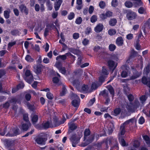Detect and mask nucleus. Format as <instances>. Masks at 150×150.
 I'll list each match as a JSON object with an SVG mask.
<instances>
[{
	"instance_id": "1",
	"label": "nucleus",
	"mask_w": 150,
	"mask_h": 150,
	"mask_svg": "<svg viewBox=\"0 0 150 150\" xmlns=\"http://www.w3.org/2000/svg\"><path fill=\"white\" fill-rule=\"evenodd\" d=\"M136 123V120L134 118H132L125 122L120 127V131L118 134L119 141L122 146H125L126 145L125 142L123 138V135L125 133V128L126 127V125L129 124L130 125H135Z\"/></svg>"
},
{
	"instance_id": "2",
	"label": "nucleus",
	"mask_w": 150,
	"mask_h": 150,
	"mask_svg": "<svg viewBox=\"0 0 150 150\" xmlns=\"http://www.w3.org/2000/svg\"><path fill=\"white\" fill-rule=\"evenodd\" d=\"M138 64L135 69L132 68L133 75L130 77V79L132 80L137 79L142 74L141 71L143 68V62L142 57L139 55L138 56Z\"/></svg>"
},
{
	"instance_id": "3",
	"label": "nucleus",
	"mask_w": 150,
	"mask_h": 150,
	"mask_svg": "<svg viewBox=\"0 0 150 150\" xmlns=\"http://www.w3.org/2000/svg\"><path fill=\"white\" fill-rule=\"evenodd\" d=\"M90 134V131L88 129H86L85 130L84 132V142L81 144V146L85 147L88 144L92 142L96 137L97 138L99 137L98 135L94 134L90 136L88 139H87V137Z\"/></svg>"
},
{
	"instance_id": "4",
	"label": "nucleus",
	"mask_w": 150,
	"mask_h": 150,
	"mask_svg": "<svg viewBox=\"0 0 150 150\" xmlns=\"http://www.w3.org/2000/svg\"><path fill=\"white\" fill-rule=\"evenodd\" d=\"M128 100L130 102H132L134 99L133 96L132 94H130L127 96ZM130 105H128L127 108L129 111H131L133 109H136L140 105L139 103L138 100H135L133 104H131L130 103Z\"/></svg>"
},
{
	"instance_id": "5",
	"label": "nucleus",
	"mask_w": 150,
	"mask_h": 150,
	"mask_svg": "<svg viewBox=\"0 0 150 150\" xmlns=\"http://www.w3.org/2000/svg\"><path fill=\"white\" fill-rule=\"evenodd\" d=\"M82 133L79 134H73L70 137L69 140L73 147H75L76 145L79 142L80 138L82 137Z\"/></svg>"
},
{
	"instance_id": "6",
	"label": "nucleus",
	"mask_w": 150,
	"mask_h": 150,
	"mask_svg": "<svg viewBox=\"0 0 150 150\" xmlns=\"http://www.w3.org/2000/svg\"><path fill=\"white\" fill-rule=\"evenodd\" d=\"M79 83H80L77 80H74L73 82V85L76 86L79 91L81 92H86L88 89V86L84 84L80 88L79 86Z\"/></svg>"
},
{
	"instance_id": "7",
	"label": "nucleus",
	"mask_w": 150,
	"mask_h": 150,
	"mask_svg": "<svg viewBox=\"0 0 150 150\" xmlns=\"http://www.w3.org/2000/svg\"><path fill=\"white\" fill-rule=\"evenodd\" d=\"M108 74L109 73L108 70L105 67H103L99 80V81L101 83V84L104 81L105 78Z\"/></svg>"
},
{
	"instance_id": "8",
	"label": "nucleus",
	"mask_w": 150,
	"mask_h": 150,
	"mask_svg": "<svg viewBox=\"0 0 150 150\" xmlns=\"http://www.w3.org/2000/svg\"><path fill=\"white\" fill-rule=\"evenodd\" d=\"M25 80L28 83H30L33 79V76L31 74L30 71L27 70L25 72Z\"/></svg>"
},
{
	"instance_id": "9",
	"label": "nucleus",
	"mask_w": 150,
	"mask_h": 150,
	"mask_svg": "<svg viewBox=\"0 0 150 150\" xmlns=\"http://www.w3.org/2000/svg\"><path fill=\"white\" fill-rule=\"evenodd\" d=\"M72 99L75 98L72 102V105L74 107H78L80 104V99L79 97L75 94L72 93L71 95Z\"/></svg>"
},
{
	"instance_id": "10",
	"label": "nucleus",
	"mask_w": 150,
	"mask_h": 150,
	"mask_svg": "<svg viewBox=\"0 0 150 150\" xmlns=\"http://www.w3.org/2000/svg\"><path fill=\"white\" fill-rule=\"evenodd\" d=\"M114 115L115 116L117 115L120 113H121V115L123 117L125 116L127 114V111L125 109H120L119 108H115L114 111Z\"/></svg>"
},
{
	"instance_id": "11",
	"label": "nucleus",
	"mask_w": 150,
	"mask_h": 150,
	"mask_svg": "<svg viewBox=\"0 0 150 150\" xmlns=\"http://www.w3.org/2000/svg\"><path fill=\"white\" fill-rule=\"evenodd\" d=\"M55 66L62 74L64 75L66 74V71L65 68V67H62L60 63L59 62H56Z\"/></svg>"
},
{
	"instance_id": "12",
	"label": "nucleus",
	"mask_w": 150,
	"mask_h": 150,
	"mask_svg": "<svg viewBox=\"0 0 150 150\" xmlns=\"http://www.w3.org/2000/svg\"><path fill=\"white\" fill-rule=\"evenodd\" d=\"M16 102H18V100L17 98L16 97L13 98L3 104V107L5 108H7L10 105V103H16Z\"/></svg>"
},
{
	"instance_id": "13",
	"label": "nucleus",
	"mask_w": 150,
	"mask_h": 150,
	"mask_svg": "<svg viewBox=\"0 0 150 150\" xmlns=\"http://www.w3.org/2000/svg\"><path fill=\"white\" fill-rule=\"evenodd\" d=\"M108 64L110 69H112V72L117 66V63L112 60H110L108 62Z\"/></svg>"
},
{
	"instance_id": "14",
	"label": "nucleus",
	"mask_w": 150,
	"mask_h": 150,
	"mask_svg": "<svg viewBox=\"0 0 150 150\" xmlns=\"http://www.w3.org/2000/svg\"><path fill=\"white\" fill-rule=\"evenodd\" d=\"M36 142L38 144L45 145V138L41 136L37 137L35 139Z\"/></svg>"
},
{
	"instance_id": "15",
	"label": "nucleus",
	"mask_w": 150,
	"mask_h": 150,
	"mask_svg": "<svg viewBox=\"0 0 150 150\" xmlns=\"http://www.w3.org/2000/svg\"><path fill=\"white\" fill-rule=\"evenodd\" d=\"M25 123H23L19 126L20 129L23 131H27L29 127L31 126V123L29 122H26Z\"/></svg>"
},
{
	"instance_id": "16",
	"label": "nucleus",
	"mask_w": 150,
	"mask_h": 150,
	"mask_svg": "<svg viewBox=\"0 0 150 150\" xmlns=\"http://www.w3.org/2000/svg\"><path fill=\"white\" fill-rule=\"evenodd\" d=\"M19 130L18 129H16L11 130L7 134L9 137H13L19 134Z\"/></svg>"
},
{
	"instance_id": "17",
	"label": "nucleus",
	"mask_w": 150,
	"mask_h": 150,
	"mask_svg": "<svg viewBox=\"0 0 150 150\" xmlns=\"http://www.w3.org/2000/svg\"><path fill=\"white\" fill-rule=\"evenodd\" d=\"M133 1V5L135 7L143 6V3L141 0H131Z\"/></svg>"
},
{
	"instance_id": "18",
	"label": "nucleus",
	"mask_w": 150,
	"mask_h": 150,
	"mask_svg": "<svg viewBox=\"0 0 150 150\" xmlns=\"http://www.w3.org/2000/svg\"><path fill=\"white\" fill-rule=\"evenodd\" d=\"M142 83L146 85L150 88V78L147 79L145 76H144L142 78Z\"/></svg>"
},
{
	"instance_id": "19",
	"label": "nucleus",
	"mask_w": 150,
	"mask_h": 150,
	"mask_svg": "<svg viewBox=\"0 0 150 150\" xmlns=\"http://www.w3.org/2000/svg\"><path fill=\"white\" fill-rule=\"evenodd\" d=\"M24 83L22 82L21 83L17 85L16 88L15 87L12 89V93H15L18 89L23 88L24 87Z\"/></svg>"
},
{
	"instance_id": "20",
	"label": "nucleus",
	"mask_w": 150,
	"mask_h": 150,
	"mask_svg": "<svg viewBox=\"0 0 150 150\" xmlns=\"http://www.w3.org/2000/svg\"><path fill=\"white\" fill-rule=\"evenodd\" d=\"M62 1V0H56V2L54 4V8L56 11L59 9Z\"/></svg>"
},
{
	"instance_id": "21",
	"label": "nucleus",
	"mask_w": 150,
	"mask_h": 150,
	"mask_svg": "<svg viewBox=\"0 0 150 150\" xmlns=\"http://www.w3.org/2000/svg\"><path fill=\"white\" fill-rule=\"evenodd\" d=\"M103 25L101 24H99L94 28V30L96 33H99L103 30Z\"/></svg>"
},
{
	"instance_id": "22",
	"label": "nucleus",
	"mask_w": 150,
	"mask_h": 150,
	"mask_svg": "<svg viewBox=\"0 0 150 150\" xmlns=\"http://www.w3.org/2000/svg\"><path fill=\"white\" fill-rule=\"evenodd\" d=\"M19 8L21 11L27 15L28 13V10L27 8L24 5H21L19 6Z\"/></svg>"
},
{
	"instance_id": "23",
	"label": "nucleus",
	"mask_w": 150,
	"mask_h": 150,
	"mask_svg": "<svg viewBox=\"0 0 150 150\" xmlns=\"http://www.w3.org/2000/svg\"><path fill=\"white\" fill-rule=\"evenodd\" d=\"M71 54L70 53H67L64 55H60L57 57L56 59L57 60H58L60 59L62 60H64L66 59L67 56Z\"/></svg>"
},
{
	"instance_id": "24",
	"label": "nucleus",
	"mask_w": 150,
	"mask_h": 150,
	"mask_svg": "<svg viewBox=\"0 0 150 150\" xmlns=\"http://www.w3.org/2000/svg\"><path fill=\"white\" fill-rule=\"evenodd\" d=\"M136 14L134 12H128L127 15V17L129 18L134 19L136 18Z\"/></svg>"
},
{
	"instance_id": "25",
	"label": "nucleus",
	"mask_w": 150,
	"mask_h": 150,
	"mask_svg": "<svg viewBox=\"0 0 150 150\" xmlns=\"http://www.w3.org/2000/svg\"><path fill=\"white\" fill-rule=\"evenodd\" d=\"M117 45L119 46H121L123 44V40L121 37H118L116 40Z\"/></svg>"
},
{
	"instance_id": "26",
	"label": "nucleus",
	"mask_w": 150,
	"mask_h": 150,
	"mask_svg": "<svg viewBox=\"0 0 150 150\" xmlns=\"http://www.w3.org/2000/svg\"><path fill=\"white\" fill-rule=\"evenodd\" d=\"M42 66L40 65H37L35 68L34 69L35 72L37 74L40 73L42 70Z\"/></svg>"
},
{
	"instance_id": "27",
	"label": "nucleus",
	"mask_w": 150,
	"mask_h": 150,
	"mask_svg": "<svg viewBox=\"0 0 150 150\" xmlns=\"http://www.w3.org/2000/svg\"><path fill=\"white\" fill-rule=\"evenodd\" d=\"M67 90L66 86L64 84H62V89L60 92V95L61 96H63L65 95L66 93Z\"/></svg>"
},
{
	"instance_id": "28",
	"label": "nucleus",
	"mask_w": 150,
	"mask_h": 150,
	"mask_svg": "<svg viewBox=\"0 0 150 150\" xmlns=\"http://www.w3.org/2000/svg\"><path fill=\"white\" fill-rule=\"evenodd\" d=\"M139 145V142L138 141H134L133 144V147L131 149V150H136V148L138 147Z\"/></svg>"
},
{
	"instance_id": "29",
	"label": "nucleus",
	"mask_w": 150,
	"mask_h": 150,
	"mask_svg": "<svg viewBox=\"0 0 150 150\" xmlns=\"http://www.w3.org/2000/svg\"><path fill=\"white\" fill-rule=\"evenodd\" d=\"M38 115L36 114H33L32 116V121L33 124H35L38 120Z\"/></svg>"
},
{
	"instance_id": "30",
	"label": "nucleus",
	"mask_w": 150,
	"mask_h": 150,
	"mask_svg": "<svg viewBox=\"0 0 150 150\" xmlns=\"http://www.w3.org/2000/svg\"><path fill=\"white\" fill-rule=\"evenodd\" d=\"M112 12L109 11H106L105 13L103 14H102V16L103 18H106L112 16Z\"/></svg>"
},
{
	"instance_id": "31",
	"label": "nucleus",
	"mask_w": 150,
	"mask_h": 150,
	"mask_svg": "<svg viewBox=\"0 0 150 150\" xmlns=\"http://www.w3.org/2000/svg\"><path fill=\"white\" fill-rule=\"evenodd\" d=\"M143 138L144 140L145 141L146 143L148 145L149 147H150V139L147 135L143 136Z\"/></svg>"
},
{
	"instance_id": "32",
	"label": "nucleus",
	"mask_w": 150,
	"mask_h": 150,
	"mask_svg": "<svg viewBox=\"0 0 150 150\" xmlns=\"http://www.w3.org/2000/svg\"><path fill=\"white\" fill-rule=\"evenodd\" d=\"M109 127H108V129L109 134L111 133L113 131L114 127L113 124L112 123H110L109 124Z\"/></svg>"
},
{
	"instance_id": "33",
	"label": "nucleus",
	"mask_w": 150,
	"mask_h": 150,
	"mask_svg": "<svg viewBox=\"0 0 150 150\" xmlns=\"http://www.w3.org/2000/svg\"><path fill=\"white\" fill-rule=\"evenodd\" d=\"M107 88L109 91L110 94L112 95V97H113L114 94V91L113 88L111 86L108 85L107 86Z\"/></svg>"
},
{
	"instance_id": "34",
	"label": "nucleus",
	"mask_w": 150,
	"mask_h": 150,
	"mask_svg": "<svg viewBox=\"0 0 150 150\" xmlns=\"http://www.w3.org/2000/svg\"><path fill=\"white\" fill-rule=\"evenodd\" d=\"M11 12L10 9L6 10L4 12V15L5 18H8L9 17V14Z\"/></svg>"
},
{
	"instance_id": "35",
	"label": "nucleus",
	"mask_w": 150,
	"mask_h": 150,
	"mask_svg": "<svg viewBox=\"0 0 150 150\" xmlns=\"http://www.w3.org/2000/svg\"><path fill=\"white\" fill-rule=\"evenodd\" d=\"M25 60L28 62H33L34 59H33L31 56L29 55H27L25 58Z\"/></svg>"
},
{
	"instance_id": "36",
	"label": "nucleus",
	"mask_w": 150,
	"mask_h": 150,
	"mask_svg": "<svg viewBox=\"0 0 150 150\" xmlns=\"http://www.w3.org/2000/svg\"><path fill=\"white\" fill-rule=\"evenodd\" d=\"M60 37L61 40H59V42L61 44L65 45V44L64 43L65 41V39L63 33H61Z\"/></svg>"
},
{
	"instance_id": "37",
	"label": "nucleus",
	"mask_w": 150,
	"mask_h": 150,
	"mask_svg": "<svg viewBox=\"0 0 150 150\" xmlns=\"http://www.w3.org/2000/svg\"><path fill=\"white\" fill-rule=\"evenodd\" d=\"M77 127V126L74 124L70 123L69 124V128L70 130H73L76 129Z\"/></svg>"
},
{
	"instance_id": "38",
	"label": "nucleus",
	"mask_w": 150,
	"mask_h": 150,
	"mask_svg": "<svg viewBox=\"0 0 150 150\" xmlns=\"http://www.w3.org/2000/svg\"><path fill=\"white\" fill-rule=\"evenodd\" d=\"M147 98V97L145 95H143L140 97L139 100L141 102L143 103H144Z\"/></svg>"
},
{
	"instance_id": "39",
	"label": "nucleus",
	"mask_w": 150,
	"mask_h": 150,
	"mask_svg": "<svg viewBox=\"0 0 150 150\" xmlns=\"http://www.w3.org/2000/svg\"><path fill=\"white\" fill-rule=\"evenodd\" d=\"M128 71L127 69L123 71L121 74L122 77L123 78L126 77L128 74Z\"/></svg>"
},
{
	"instance_id": "40",
	"label": "nucleus",
	"mask_w": 150,
	"mask_h": 150,
	"mask_svg": "<svg viewBox=\"0 0 150 150\" xmlns=\"http://www.w3.org/2000/svg\"><path fill=\"white\" fill-rule=\"evenodd\" d=\"M49 26H46V28L45 29L44 35L45 38H46L47 36L48 35L49 31L50 30L49 28Z\"/></svg>"
},
{
	"instance_id": "41",
	"label": "nucleus",
	"mask_w": 150,
	"mask_h": 150,
	"mask_svg": "<svg viewBox=\"0 0 150 150\" xmlns=\"http://www.w3.org/2000/svg\"><path fill=\"white\" fill-rule=\"evenodd\" d=\"M116 30L113 29H110L108 30V33L110 35H113L116 34Z\"/></svg>"
},
{
	"instance_id": "42",
	"label": "nucleus",
	"mask_w": 150,
	"mask_h": 150,
	"mask_svg": "<svg viewBox=\"0 0 150 150\" xmlns=\"http://www.w3.org/2000/svg\"><path fill=\"white\" fill-rule=\"evenodd\" d=\"M46 96L47 98L49 99L52 100L53 98V95L50 92H48L46 94Z\"/></svg>"
},
{
	"instance_id": "43",
	"label": "nucleus",
	"mask_w": 150,
	"mask_h": 150,
	"mask_svg": "<svg viewBox=\"0 0 150 150\" xmlns=\"http://www.w3.org/2000/svg\"><path fill=\"white\" fill-rule=\"evenodd\" d=\"M6 128L4 127L3 129H0V134L1 135H4L6 132Z\"/></svg>"
},
{
	"instance_id": "44",
	"label": "nucleus",
	"mask_w": 150,
	"mask_h": 150,
	"mask_svg": "<svg viewBox=\"0 0 150 150\" xmlns=\"http://www.w3.org/2000/svg\"><path fill=\"white\" fill-rule=\"evenodd\" d=\"M125 6L128 8H131L133 6V3L130 1H126L125 3Z\"/></svg>"
},
{
	"instance_id": "45",
	"label": "nucleus",
	"mask_w": 150,
	"mask_h": 150,
	"mask_svg": "<svg viewBox=\"0 0 150 150\" xmlns=\"http://www.w3.org/2000/svg\"><path fill=\"white\" fill-rule=\"evenodd\" d=\"M99 86L97 82H94L93 83L91 86V89L92 90H95Z\"/></svg>"
},
{
	"instance_id": "46",
	"label": "nucleus",
	"mask_w": 150,
	"mask_h": 150,
	"mask_svg": "<svg viewBox=\"0 0 150 150\" xmlns=\"http://www.w3.org/2000/svg\"><path fill=\"white\" fill-rule=\"evenodd\" d=\"M116 48V46L113 44H110L109 46V50L111 51H114Z\"/></svg>"
},
{
	"instance_id": "47",
	"label": "nucleus",
	"mask_w": 150,
	"mask_h": 150,
	"mask_svg": "<svg viewBox=\"0 0 150 150\" xmlns=\"http://www.w3.org/2000/svg\"><path fill=\"white\" fill-rule=\"evenodd\" d=\"M116 19H111L109 21V24L112 26H114L117 23Z\"/></svg>"
},
{
	"instance_id": "48",
	"label": "nucleus",
	"mask_w": 150,
	"mask_h": 150,
	"mask_svg": "<svg viewBox=\"0 0 150 150\" xmlns=\"http://www.w3.org/2000/svg\"><path fill=\"white\" fill-rule=\"evenodd\" d=\"M102 50V48L98 46H95L94 48V50L96 52H100Z\"/></svg>"
},
{
	"instance_id": "49",
	"label": "nucleus",
	"mask_w": 150,
	"mask_h": 150,
	"mask_svg": "<svg viewBox=\"0 0 150 150\" xmlns=\"http://www.w3.org/2000/svg\"><path fill=\"white\" fill-rule=\"evenodd\" d=\"M66 120V119L65 118L64 116L63 117V118L62 119L61 121L57 122L58 123L56 124V126H58L60 125L63 124Z\"/></svg>"
},
{
	"instance_id": "50",
	"label": "nucleus",
	"mask_w": 150,
	"mask_h": 150,
	"mask_svg": "<svg viewBox=\"0 0 150 150\" xmlns=\"http://www.w3.org/2000/svg\"><path fill=\"white\" fill-rule=\"evenodd\" d=\"M138 12L140 14H143L146 12V10L143 7H141L138 9Z\"/></svg>"
},
{
	"instance_id": "51",
	"label": "nucleus",
	"mask_w": 150,
	"mask_h": 150,
	"mask_svg": "<svg viewBox=\"0 0 150 150\" xmlns=\"http://www.w3.org/2000/svg\"><path fill=\"white\" fill-rule=\"evenodd\" d=\"M50 123L49 122H47L43 124V126L45 128H50Z\"/></svg>"
},
{
	"instance_id": "52",
	"label": "nucleus",
	"mask_w": 150,
	"mask_h": 150,
	"mask_svg": "<svg viewBox=\"0 0 150 150\" xmlns=\"http://www.w3.org/2000/svg\"><path fill=\"white\" fill-rule=\"evenodd\" d=\"M99 6L101 8H104L105 6V2L103 1H100L99 3Z\"/></svg>"
},
{
	"instance_id": "53",
	"label": "nucleus",
	"mask_w": 150,
	"mask_h": 150,
	"mask_svg": "<svg viewBox=\"0 0 150 150\" xmlns=\"http://www.w3.org/2000/svg\"><path fill=\"white\" fill-rule=\"evenodd\" d=\"M118 4V1L117 0H112L111 2L112 6L113 7L116 6Z\"/></svg>"
},
{
	"instance_id": "54",
	"label": "nucleus",
	"mask_w": 150,
	"mask_h": 150,
	"mask_svg": "<svg viewBox=\"0 0 150 150\" xmlns=\"http://www.w3.org/2000/svg\"><path fill=\"white\" fill-rule=\"evenodd\" d=\"M91 28L90 27H88L86 29L85 33L86 34L88 35L91 32Z\"/></svg>"
},
{
	"instance_id": "55",
	"label": "nucleus",
	"mask_w": 150,
	"mask_h": 150,
	"mask_svg": "<svg viewBox=\"0 0 150 150\" xmlns=\"http://www.w3.org/2000/svg\"><path fill=\"white\" fill-rule=\"evenodd\" d=\"M95 101V98H93L92 99H91L89 101V103L88 104V106H91L94 103Z\"/></svg>"
},
{
	"instance_id": "56",
	"label": "nucleus",
	"mask_w": 150,
	"mask_h": 150,
	"mask_svg": "<svg viewBox=\"0 0 150 150\" xmlns=\"http://www.w3.org/2000/svg\"><path fill=\"white\" fill-rule=\"evenodd\" d=\"M82 43L84 45V46L86 45L89 43V41L88 39H87L86 38H85L84 39H83V40L82 41Z\"/></svg>"
},
{
	"instance_id": "57",
	"label": "nucleus",
	"mask_w": 150,
	"mask_h": 150,
	"mask_svg": "<svg viewBox=\"0 0 150 150\" xmlns=\"http://www.w3.org/2000/svg\"><path fill=\"white\" fill-rule=\"evenodd\" d=\"M23 119L26 122H29L28 121V115L27 114H25L23 115Z\"/></svg>"
},
{
	"instance_id": "58",
	"label": "nucleus",
	"mask_w": 150,
	"mask_h": 150,
	"mask_svg": "<svg viewBox=\"0 0 150 150\" xmlns=\"http://www.w3.org/2000/svg\"><path fill=\"white\" fill-rule=\"evenodd\" d=\"M16 42L15 41L11 42H9L8 45V48H11L14 45L16 44Z\"/></svg>"
},
{
	"instance_id": "59",
	"label": "nucleus",
	"mask_w": 150,
	"mask_h": 150,
	"mask_svg": "<svg viewBox=\"0 0 150 150\" xmlns=\"http://www.w3.org/2000/svg\"><path fill=\"white\" fill-rule=\"evenodd\" d=\"M43 47L45 49V51L47 52L49 50V45L48 43H46V44L43 46Z\"/></svg>"
},
{
	"instance_id": "60",
	"label": "nucleus",
	"mask_w": 150,
	"mask_h": 150,
	"mask_svg": "<svg viewBox=\"0 0 150 150\" xmlns=\"http://www.w3.org/2000/svg\"><path fill=\"white\" fill-rule=\"evenodd\" d=\"M104 117L107 120H109L112 119L111 116L108 113H105L104 115Z\"/></svg>"
},
{
	"instance_id": "61",
	"label": "nucleus",
	"mask_w": 150,
	"mask_h": 150,
	"mask_svg": "<svg viewBox=\"0 0 150 150\" xmlns=\"http://www.w3.org/2000/svg\"><path fill=\"white\" fill-rule=\"evenodd\" d=\"M94 10V7L92 6H90L88 9L89 13L90 14H92Z\"/></svg>"
},
{
	"instance_id": "62",
	"label": "nucleus",
	"mask_w": 150,
	"mask_h": 150,
	"mask_svg": "<svg viewBox=\"0 0 150 150\" xmlns=\"http://www.w3.org/2000/svg\"><path fill=\"white\" fill-rule=\"evenodd\" d=\"M144 118L143 117H141L139 120V122L140 124H142L144 122Z\"/></svg>"
},
{
	"instance_id": "63",
	"label": "nucleus",
	"mask_w": 150,
	"mask_h": 150,
	"mask_svg": "<svg viewBox=\"0 0 150 150\" xmlns=\"http://www.w3.org/2000/svg\"><path fill=\"white\" fill-rule=\"evenodd\" d=\"M12 35H18L19 34V31L18 30H14L11 32Z\"/></svg>"
},
{
	"instance_id": "64",
	"label": "nucleus",
	"mask_w": 150,
	"mask_h": 150,
	"mask_svg": "<svg viewBox=\"0 0 150 150\" xmlns=\"http://www.w3.org/2000/svg\"><path fill=\"white\" fill-rule=\"evenodd\" d=\"M73 37L74 39H77L79 37V34L78 33H75L73 34Z\"/></svg>"
}]
</instances>
